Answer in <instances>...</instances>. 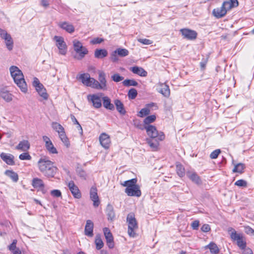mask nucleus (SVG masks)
<instances>
[{
    "mask_svg": "<svg viewBox=\"0 0 254 254\" xmlns=\"http://www.w3.org/2000/svg\"><path fill=\"white\" fill-rule=\"evenodd\" d=\"M38 166L40 172L48 178H53L55 175L57 168L53 163L46 158H41L38 162Z\"/></svg>",
    "mask_w": 254,
    "mask_h": 254,
    "instance_id": "nucleus-1",
    "label": "nucleus"
},
{
    "mask_svg": "<svg viewBox=\"0 0 254 254\" xmlns=\"http://www.w3.org/2000/svg\"><path fill=\"white\" fill-rule=\"evenodd\" d=\"M9 71L14 82L20 88L22 92H26L27 87L22 71L14 65L10 67Z\"/></svg>",
    "mask_w": 254,
    "mask_h": 254,
    "instance_id": "nucleus-2",
    "label": "nucleus"
},
{
    "mask_svg": "<svg viewBox=\"0 0 254 254\" xmlns=\"http://www.w3.org/2000/svg\"><path fill=\"white\" fill-rule=\"evenodd\" d=\"M136 183L137 179L134 178L121 183V185L126 187L125 192L128 196L139 197L141 195V192L140 187Z\"/></svg>",
    "mask_w": 254,
    "mask_h": 254,
    "instance_id": "nucleus-3",
    "label": "nucleus"
},
{
    "mask_svg": "<svg viewBox=\"0 0 254 254\" xmlns=\"http://www.w3.org/2000/svg\"><path fill=\"white\" fill-rule=\"evenodd\" d=\"M228 232L231 239L233 241H236L237 246L241 250L245 249L246 247V242L243 235L241 233H237L236 230L230 227L228 229Z\"/></svg>",
    "mask_w": 254,
    "mask_h": 254,
    "instance_id": "nucleus-4",
    "label": "nucleus"
},
{
    "mask_svg": "<svg viewBox=\"0 0 254 254\" xmlns=\"http://www.w3.org/2000/svg\"><path fill=\"white\" fill-rule=\"evenodd\" d=\"M141 129H145L147 135L151 138H157L158 140H163L165 136L162 131L158 132L156 127L152 125L145 126L143 127H139Z\"/></svg>",
    "mask_w": 254,
    "mask_h": 254,
    "instance_id": "nucleus-5",
    "label": "nucleus"
},
{
    "mask_svg": "<svg viewBox=\"0 0 254 254\" xmlns=\"http://www.w3.org/2000/svg\"><path fill=\"white\" fill-rule=\"evenodd\" d=\"M127 221L128 223V234L131 237L135 236V230L137 229V223L133 213H129L127 217Z\"/></svg>",
    "mask_w": 254,
    "mask_h": 254,
    "instance_id": "nucleus-6",
    "label": "nucleus"
},
{
    "mask_svg": "<svg viewBox=\"0 0 254 254\" xmlns=\"http://www.w3.org/2000/svg\"><path fill=\"white\" fill-rule=\"evenodd\" d=\"M52 127L54 130L58 132L59 137L64 144L66 147H68L69 145V142L68 139L65 134L63 127L61 124L57 122H53L52 123Z\"/></svg>",
    "mask_w": 254,
    "mask_h": 254,
    "instance_id": "nucleus-7",
    "label": "nucleus"
},
{
    "mask_svg": "<svg viewBox=\"0 0 254 254\" xmlns=\"http://www.w3.org/2000/svg\"><path fill=\"white\" fill-rule=\"evenodd\" d=\"M73 46L74 50L76 53L78 54L77 56L74 57L78 60L82 59L88 53L87 48L83 47L82 43L78 40H74L73 41Z\"/></svg>",
    "mask_w": 254,
    "mask_h": 254,
    "instance_id": "nucleus-8",
    "label": "nucleus"
},
{
    "mask_svg": "<svg viewBox=\"0 0 254 254\" xmlns=\"http://www.w3.org/2000/svg\"><path fill=\"white\" fill-rule=\"evenodd\" d=\"M53 40L56 42V45L59 50V54L65 55L67 53V47L64 38L62 36H55Z\"/></svg>",
    "mask_w": 254,
    "mask_h": 254,
    "instance_id": "nucleus-9",
    "label": "nucleus"
},
{
    "mask_svg": "<svg viewBox=\"0 0 254 254\" xmlns=\"http://www.w3.org/2000/svg\"><path fill=\"white\" fill-rule=\"evenodd\" d=\"M33 85L35 87L39 95L44 100H47L49 96L46 92V89L43 85L40 82L39 79L37 77L34 78Z\"/></svg>",
    "mask_w": 254,
    "mask_h": 254,
    "instance_id": "nucleus-10",
    "label": "nucleus"
},
{
    "mask_svg": "<svg viewBox=\"0 0 254 254\" xmlns=\"http://www.w3.org/2000/svg\"><path fill=\"white\" fill-rule=\"evenodd\" d=\"M103 95V93L97 94H90L87 96L88 101L91 102L93 106L96 109L100 108L102 106L101 97Z\"/></svg>",
    "mask_w": 254,
    "mask_h": 254,
    "instance_id": "nucleus-11",
    "label": "nucleus"
},
{
    "mask_svg": "<svg viewBox=\"0 0 254 254\" xmlns=\"http://www.w3.org/2000/svg\"><path fill=\"white\" fill-rule=\"evenodd\" d=\"M180 32L182 34L184 38L190 40H195L197 35V32L193 30H191L188 28L181 29Z\"/></svg>",
    "mask_w": 254,
    "mask_h": 254,
    "instance_id": "nucleus-12",
    "label": "nucleus"
},
{
    "mask_svg": "<svg viewBox=\"0 0 254 254\" xmlns=\"http://www.w3.org/2000/svg\"><path fill=\"white\" fill-rule=\"evenodd\" d=\"M153 108H154L155 110H156L158 108L156 103H151L146 104L145 107L139 111L138 116L140 117H143L149 115L150 113L151 110H152Z\"/></svg>",
    "mask_w": 254,
    "mask_h": 254,
    "instance_id": "nucleus-13",
    "label": "nucleus"
},
{
    "mask_svg": "<svg viewBox=\"0 0 254 254\" xmlns=\"http://www.w3.org/2000/svg\"><path fill=\"white\" fill-rule=\"evenodd\" d=\"M67 185L74 197L80 198L81 197L80 191L78 187L75 185L73 181H70L68 183Z\"/></svg>",
    "mask_w": 254,
    "mask_h": 254,
    "instance_id": "nucleus-14",
    "label": "nucleus"
},
{
    "mask_svg": "<svg viewBox=\"0 0 254 254\" xmlns=\"http://www.w3.org/2000/svg\"><path fill=\"white\" fill-rule=\"evenodd\" d=\"M103 231L106 240L107 246L110 249L113 248L114 247L113 237L110 230L108 228H104Z\"/></svg>",
    "mask_w": 254,
    "mask_h": 254,
    "instance_id": "nucleus-15",
    "label": "nucleus"
},
{
    "mask_svg": "<svg viewBox=\"0 0 254 254\" xmlns=\"http://www.w3.org/2000/svg\"><path fill=\"white\" fill-rule=\"evenodd\" d=\"M90 197L93 201V206L98 207L100 204L99 197L97 194V190L96 187H92L90 190Z\"/></svg>",
    "mask_w": 254,
    "mask_h": 254,
    "instance_id": "nucleus-16",
    "label": "nucleus"
},
{
    "mask_svg": "<svg viewBox=\"0 0 254 254\" xmlns=\"http://www.w3.org/2000/svg\"><path fill=\"white\" fill-rule=\"evenodd\" d=\"M98 81L101 85L102 90H106L107 89V80L106 79V74L103 71H99L98 72Z\"/></svg>",
    "mask_w": 254,
    "mask_h": 254,
    "instance_id": "nucleus-17",
    "label": "nucleus"
},
{
    "mask_svg": "<svg viewBox=\"0 0 254 254\" xmlns=\"http://www.w3.org/2000/svg\"><path fill=\"white\" fill-rule=\"evenodd\" d=\"M99 140L100 144L104 148L107 149L109 147L110 139L108 134L105 133H102L99 137Z\"/></svg>",
    "mask_w": 254,
    "mask_h": 254,
    "instance_id": "nucleus-18",
    "label": "nucleus"
},
{
    "mask_svg": "<svg viewBox=\"0 0 254 254\" xmlns=\"http://www.w3.org/2000/svg\"><path fill=\"white\" fill-rule=\"evenodd\" d=\"M227 13V10L222 5L221 7H217L214 8L212 11L213 15L217 18H220L224 16Z\"/></svg>",
    "mask_w": 254,
    "mask_h": 254,
    "instance_id": "nucleus-19",
    "label": "nucleus"
},
{
    "mask_svg": "<svg viewBox=\"0 0 254 254\" xmlns=\"http://www.w3.org/2000/svg\"><path fill=\"white\" fill-rule=\"evenodd\" d=\"M157 91L164 96L168 97L170 95V90L169 86L165 83H161L157 88Z\"/></svg>",
    "mask_w": 254,
    "mask_h": 254,
    "instance_id": "nucleus-20",
    "label": "nucleus"
},
{
    "mask_svg": "<svg viewBox=\"0 0 254 254\" xmlns=\"http://www.w3.org/2000/svg\"><path fill=\"white\" fill-rule=\"evenodd\" d=\"M93 223L90 220H88L86 221L85 227V235L91 237L93 236Z\"/></svg>",
    "mask_w": 254,
    "mask_h": 254,
    "instance_id": "nucleus-21",
    "label": "nucleus"
},
{
    "mask_svg": "<svg viewBox=\"0 0 254 254\" xmlns=\"http://www.w3.org/2000/svg\"><path fill=\"white\" fill-rule=\"evenodd\" d=\"M129 70L133 73L137 74L140 76L145 77L147 75V72L142 67L137 66L130 67Z\"/></svg>",
    "mask_w": 254,
    "mask_h": 254,
    "instance_id": "nucleus-22",
    "label": "nucleus"
},
{
    "mask_svg": "<svg viewBox=\"0 0 254 254\" xmlns=\"http://www.w3.org/2000/svg\"><path fill=\"white\" fill-rule=\"evenodd\" d=\"M2 160L9 165H13L14 164L13 159L14 156L11 154H7L5 153H1L0 155Z\"/></svg>",
    "mask_w": 254,
    "mask_h": 254,
    "instance_id": "nucleus-23",
    "label": "nucleus"
},
{
    "mask_svg": "<svg viewBox=\"0 0 254 254\" xmlns=\"http://www.w3.org/2000/svg\"><path fill=\"white\" fill-rule=\"evenodd\" d=\"M30 144L27 140H23L20 141L18 144L15 147L17 150H20L23 151H26L30 148Z\"/></svg>",
    "mask_w": 254,
    "mask_h": 254,
    "instance_id": "nucleus-24",
    "label": "nucleus"
},
{
    "mask_svg": "<svg viewBox=\"0 0 254 254\" xmlns=\"http://www.w3.org/2000/svg\"><path fill=\"white\" fill-rule=\"evenodd\" d=\"M58 25L63 29L65 30L66 31L69 33H71L74 31V26L67 22H60L58 24Z\"/></svg>",
    "mask_w": 254,
    "mask_h": 254,
    "instance_id": "nucleus-25",
    "label": "nucleus"
},
{
    "mask_svg": "<svg viewBox=\"0 0 254 254\" xmlns=\"http://www.w3.org/2000/svg\"><path fill=\"white\" fill-rule=\"evenodd\" d=\"M103 104L105 108L110 110H114L115 107L114 104L111 103V99L107 96H104L102 98Z\"/></svg>",
    "mask_w": 254,
    "mask_h": 254,
    "instance_id": "nucleus-26",
    "label": "nucleus"
},
{
    "mask_svg": "<svg viewBox=\"0 0 254 254\" xmlns=\"http://www.w3.org/2000/svg\"><path fill=\"white\" fill-rule=\"evenodd\" d=\"M106 213L108 216V220H113L115 217V213L114 208L112 205L108 204L106 209Z\"/></svg>",
    "mask_w": 254,
    "mask_h": 254,
    "instance_id": "nucleus-27",
    "label": "nucleus"
},
{
    "mask_svg": "<svg viewBox=\"0 0 254 254\" xmlns=\"http://www.w3.org/2000/svg\"><path fill=\"white\" fill-rule=\"evenodd\" d=\"M187 176L192 182L196 184H201V180L197 174L195 172H187Z\"/></svg>",
    "mask_w": 254,
    "mask_h": 254,
    "instance_id": "nucleus-28",
    "label": "nucleus"
},
{
    "mask_svg": "<svg viewBox=\"0 0 254 254\" xmlns=\"http://www.w3.org/2000/svg\"><path fill=\"white\" fill-rule=\"evenodd\" d=\"M78 79L81 80L82 83L85 85L88 86V85H90V82L91 81V77H90V75L88 73H83L81 74Z\"/></svg>",
    "mask_w": 254,
    "mask_h": 254,
    "instance_id": "nucleus-29",
    "label": "nucleus"
},
{
    "mask_svg": "<svg viewBox=\"0 0 254 254\" xmlns=\"http://www.w3.org/2000/svg\"><path fill=\"white\" fill-rule=\"evenodd\" d=\"M114 103L117 111L120 113V114L123 115H125L126 111L122 102L120 100L116 99L115 100Z\"/></svg>",
    "mask_w": 254,
    "mask_h": 254,
    "instance_id": "nucleus-30",
    "label": "nucleus"
},
{
    "mask_svg": "<svg viewBox=\"0 0 254 254\" xmlns=\"http://www.w3.org/2000/svg\"><path fill=\"white\" fill-rule=\"evenodd\" d=\"M147 142L153 151L157 150L159 146V141L157 138L147 139Z\"/></svg>",
    "mask_w": 254,
    "mask_h": 254,
    "instance_id": "nucleus-31",
    "label": "nucleus"
},
{
    "mask_svg": "<svg viewBox=\"0 0 254 254\" xmlns=\"http://www.w3.org/2000/svg\"><path fill=\"white\" fill-rule=\"evenodd\" d=\"M32 185L34 188L41 189V190L44 187V184L43 181L38 178H34L32 180Z\"/></svg>",
    "mask_w": 254,
    "mask_h": 254,
    "instance_id": "nucleus-32",
    "label": "nucleus"
},
{
    "mask_svg": "<svg viewBox=\"0 0 254 254\" xmlns=\"http://www.w3.org/2000/svg\"><path fill=\"white\" fill-rule=\"evenodd\" d=\"M0 96L6 102H10L12 100V95L6 90H0Z\"/></svg>",
    "mask_w": 254,
    "mask_h": 254,
    "instance_id": "nucleus-33",
    "label": "nucleus"
},
{
    "mask_svg": "<svg viewBox=\"0 0 254 254\" xmlns=\"http://www.w3.org/2000/svg\"><path fill=\"white\" fill-rule=\"evenodd\" d=\"M108 55V52L105 49H96L95 51L94 56L96 58L102 59Z\"/></svg>",
    "mask_w": 254,
    "mask_h": 254,
    "instance_id": "nucleus-34",
    "label": "nucleus"
},
{
    "mask_svg": "<svg viewBox=\"0 0 254 254\" xmlns=\"http://www.w3.org/2000/svg\"><path fill=\"white\" fill-rule=\"evenodd\" d=\"M4 174L10 178L13 182L16 183L18 180V176L17 174L12 170H6Z\"/></svg>",
    "mask_w": 254,
    "mask_h": 254,
    "instance_id": "nucleus-35",
    "label": "nucleus"
},
{
    "mask_svg": "<svg viewBox=\"0 0 254 254\" xmlns=\"http://www.w3.org/2000/svg\"><path fill=\"white\" fill-rule=\"evenodd\" d=\"M206 248H208L211 253L217 254L219 253V249H218L216 244L214 243H210L209 245L206 246Z\"/></svg>",
    "mask_w": 254,
    "mask_h": 254,
    "instance_id": "nucleus-36",
    "label": "nucleus"
},
{
    "mask_svg": "<svg viewBox=\"0 0 254 254\" xmlns=\"http://www.w3.org/2000/svg\"><path fill=\"white\" fill-rule=\"evenodd\" d=\"M176 172L180 177H183L185 175V168L181 164H178L176 165Z\"/></svg>",
    "mask_w": 254,
    "mask_h": 254,
    "instance_id": "nucleus-37",
    "label": "nucleus"
},
{
    "mask_svg": "<svg viewBox=\"0 0 254 254\" xmlns=\"http://www.w3.org/2000/svg\"><path fill=\"white\" fill-rule=\"evenodd\" d=\"M89 84H90V85H88L89 87L97 90H102L99 82L94 78H91Z\"/></svg>",
    "mask_w": 254,
    "mask_h": 254,
    "instance_id": "nucleus-38",
    "label": "nucleus"
},
{
    "mask_svg": "<svg viewBox=\"0 0 254 254\" xmlns=\"http://www.w3.org/2000/svg\"><path fill=\"white\" fill-rule=\"evenodd\" d=\"M45 147L47 150L51 153L56 154L58 153L56 148L54 147L52 141L49 142L48 143L46 144Z\"/></svg>",
    "mask_w": 254,
    "mask_h": 254,
    "instance_id": "nucleus-39",
    "label": "nucleus"
},
{
    "mask_svg": "<svg viewBox=\"0 0 254 254\" xmlns=\"http://www.w3.org/2000/svg\"><path fill=\"white\" fill-rule=\"evenodd\" d=\"M245 168V164L243 163H238L235 165V167L233 170V172H238L239 173H242L243 170Z\"/></svg>",
    "mask_w": 254,
    "mask_h": 254,
    "instance_id": "nucleus-40",
    "label": "nucleus"
},
{
    "mask_svg": "<svg viewBox=\"0 0 254 254\" xmlns=\"http://www.w3.org/2000/svg\"><path fill=\"white\" fill-rule=\"evenodd\" d=\"M115 51H116L118 55L121 57L127 56L129 54L128 51L126 49L118 48Z\"/></svg>",
    "mask_w": 254,
    "mask_h": 254,
    "instance_id": "nucleus-41",
    "label": "nucleus"
},
{
    "mask_svg": "<svg viewBox=\"0 0 254 254\" xmlns=\"http://www.w3.org/2000/svg\"><path fill=\"white\" fill-rule=\"evenodd\" d=\"M123 84L125 86H136L138 83L134 79H126L123 82Z\"/></svg>",
    "mask_w": 254,
    "mask_h": 254,
    "instance_id": "nucleus-42",
    "label": "nucleus"
},
{
    "mask_svg": "<svg viewBox=\"0 0 254 254\" xmlns=\"http://www.w3.org/2000/svg\"><path fill=\"white\" fill-rule=\"evenodd\" d=\"M95 243L97 250H100L103 248L104 244L99 235H96Z\"/></svg>",
    "mask_w": 254,
    "mask_h": 254,
    "instance_id": "nucleus-43",
    "label": "nucleus"
},
{
    "mask_svg": "<svg viewBox=\"0 0 254 254\" xmlns=\"http://www.w3.org/2000/svg\"><path fill=\"white\" fill-rule=\"evenodd\" d=\"M156 118L155 115H154L147 116L144 119L143 123L146 126L150 125V124L155 121Z\"/></svg>",
    "mask_w": 254,
    "mask_h": 254,
    "instance_id": "nucleus-44",
    "label": "nucleus"
},
{
    "mask_svg": "<svg viewBox=\"0 0 254 254\" xmlns=\"http://www.w3.org/2000/svg\"><path fill=\"white\" fill-rule=\"evenodd\" d=\"M137 95V90L134 88H131L128 92V97L129 99H134Z\"/></svg>",
    "mask_w": 254,
    "mask_h": 254,
    "instance_id": "nucleus-45",
    "label": "nucleus"
},
{
    "mask_svg": "<svg viewBox=\"0 0 254 254\" xmlns=\"http://www.w3.org/2000/svg\"><path fill=\"white\" fill-rule=\"evenodd\" d=\"M5 44L7 48L9 50H11L13 48V41L11 36L7 38L5 40Z\"/></svg>",
    "mask_w": 254,
    "mask_h": 254,
    "instance_id": "nucleus-46",
    "label": "nucleus"
},
{
    "mask_svg": "<svg viewBox=\"0 0 254 254\" xmlns=\"http://www.w3.org/2000/svg\"><path fill=\"white\" fill-rule=\"evenodd\" d=\"M19 158L21 160H30L32 157L28 153L25 152L21 154L19 156Z\"/></svg>",
    "mask_w": 254,
    "mask_h": 254,
    "instance_id": "nucleus-47",
    "label": "nucleus"
},
{
    "mask_svg": "<svg viewBox=\"0 0 254 254\" xmlns=\"http://www.w3.org/2000/svg\"><path fill=\"white\" fill-rule=\"evenodd\" d=\"M112 80L116 82H120L124 79V77L120 75L118 73L113 75L111 77Z\"/></svg>",
    "mask_w": 254,
    "mask_h": 254,
    "instance_id": "nucleus-48",
    "label": "nucleus"
},
{
    "mask_svg": "<svg viewBox=\"0 0 254 254\" xmlns=\"http://www.w3.org/2000/svg\"><path fill=\"white\" fill-rule=\"evenodd\" d=\"M235 185L241 187H246L247 183L244 180H239L235 183Z\"/></svg>",
    "mask_w": 254,
    "mask_h": 254,
    "instance_id": "nucleus-49",
    "label": "nucleus"
},
{
    "mask_svg": "<svg viewBox=\"0 0 254 254\" xmlns=\"http://www.w3.org/2000/svg\"><path fill=\"white\" fill-rule=\"evenodd\" d=\"M0 36L2 39L5 40L11 36L5 30L0 28Z\"/></svg>",
    "mask_w": 254,
    "mask_h": 254,
    "instance_id": "nucleus-50",
    "label": "nucleus"
},
{
    "mask_svg": "<svg viewBox=\"0 0 254 254\" xmlns=\"http://www.w3.org/2000/svg\"><path fill=\"white\" fill-rule=\"evenodd\" d=\"M221 151L220 149H216L213 151L210 155V157L211 159H216L218 157L219 154L220 153Z\"/></svg>",
    "mask_w": 254,
    "mask_h": 254,
    "instance_id": "nucleus-51",
    "label": "nucleus"
},
{
    "mask_svg": "<svg viewBox=\"0 0 254 254\" xmlns=\"http://www.w3.org/2000/svg\"><path fill=\"white\" fill-rule=\"evenodd\" d=\"M51 194L54 197H61L62 196V193L60 190H54L51 191Z\"/></svg>",
    "mask_w": 254,
    "mask_h": 254,
    "instance_id": "nucleus-52",
    "label": "nucleus"
},
{
    "mask_svg": "<svg viewBox=\"0 0 254 254\" xmlns=\"http://www.w3.org/2000/svg\"><path fill=\"white\" fill-rule=\"evenodd\" d=\"M137 41L140 42V43H142L144 45H150L152 43V42L149 40V39H141V38H139V39H137Z\"/></svg>",
    "mask_w": 254,
    "mask_h": 254,
    "instance_id": "nucleus-53",
    "label": "nucleus"
},
{
    "mask_svg": "<svg viewBox=\"0 0 254 254\" xmlns=\"http://www.w3.org/2000/svg\"><path fill=\"white\" fill-rule=\"evenodd\" d=\"M222 5L225 8L227 11L233 8L228 0L224 1Z\"/></svg>",
    "mask_w": 254,
    "mask_h": 254,
    "instance_id": "nucleus-54",
    "label": "nucleus"
},
{
    "mask_svg": "<svg viewBox=\"0 0 254 254\" xmlns=\"http://www.w3.org/2000/svg\"><path fill=\"white\" fill-rule=\"evenodd\" d=\"M104 41V39L103 38H94L93 39H92L91 41H90V43L92 44H100L101 43H102V42Z\"/></svg>",
    "mask_w": 254,
    "mask_h": 254,
    "instance_id": "nucleus-55",
    "label": "nucleus"
},
{
    "mask_svg": "<svg viewBox=\"0 0 254 254\" xmlns=\"http://www.w3.org/2000/svg\"><path fill=\"white\" fill-rule=\"evenodd\" d=\"M118 54L116 51L113 52L111 55V59L113 62H117L118 61L119 59L117 56Z\"/></svg>",
    "mask_w": 254,
    "mask_h": 254,
    "instance_id": "nucleus-56",
    "label": "nucleus"
},
{
    "mask_svg": "<svg viewBox=\"0 0 254 254\" xmlns=\"http://www.w3.org/2000/svg\"><path fill=\"white\" fill-rule=\"evenodd\" d=\"M208 61V58H203L200 63V65L201 67V69L203 70L205 69L206 64Z\"/></svg>",
    "mask_w": 254,
    "mask_h": 254,
    "instance_id": "nucleus-57",
    "label": "nucleus"
},
{
    "mask_svg": "<svg viewBox=\"0 0 254 254\" xmlns=\"http://www.w3.org/2000/svg\"><path fill=\"white\" fill-rule=\"evenodd\" d=\"M16 243H17V240H14L12 242V243L8 246L9 250L10 251H13V250L15 249L16 248Z\"/></svg>",
    "mask_w": 254,
    "mask_h": 254,
    "instance_id": "nucleus-58",
    "label": "nucleus"
},
{
    "mask_svg": "<svg viewBox=\"0 0 254 254\" xmlns=\"http://www.w3.org/2000/svg\"><path fill=\"white\" fill-rule=\"evenodd\" d=\"M232 6L233 7H236L239 5V2L238 0H228Z\"/></svg>",
    "mask_w": 254,
    "mask_h": 254,
    "instance_id": "nucleus-59",
    "label": "nucleus"
},
{
    "mask_svg": "<svg viewBox=\"0 0 254 254\" xmlns=\"http://www.w3.org/2000/svg\"><path fill=\"white\" fill-rule=\"evenodd\" d=\"M245 232L248 234L254 235V230H253L249 226L246 227L245 228Z\"/></svg>",
    "mask_w": 254,
    "mask_h": 254,
    "instance_id": "nucleus-60",
    "label": "nucleus"
},
{
    "mask_svg": "<svg viewBox=\"0 0 254 254\" xmlns=\"http://www.w3.org/2000/svg\"><path fill=\"white\" fill-rule=\"evenodd\" d=\"M201 229L204 232H207L210 230V227L208 224H204Z\"/></svg>",
    "mask_w": 254,
    "mask_h": 254,
    "instance_id": "nucleus-61",
    "label": "nucleus"
},
{
    "mask_svg": "<svg viewBox=\"0 0 254 254\" xmlns=\"http://www.w3.org/2000/svg\"><path fill=\"white\" fill-rule=\"evenodd\" d=\"M78 175L80 177H81L84 179H86V173L85 172V171H84L83 170H82L81 169L79 170L78 171Z\"/></svg>",
    "mask_w": 254,
    "mask_h": 254,
    "instance_id": "nucleus-62",
    "label": "nucleus"
},
{
    "mask_svg": "<svg viewBox=\"0 0 254 254\" xmlns=\"http://www.w3.org/2000/svg\"><path fill=\"white\" fill-rule=\"evenodd\" d=\"M191 225L193 229L196 230L199 226V221L197 220L194 221L192 222Z\"/></svg>",
    "mask_w": 254,
    "mask_h": 254,
    "instance_id": "nucleus-63",
    "label": "nucleus"
},
{
    "mask_svg": "<svg viewBox=\"0 0 254 254\" xmlns=\"http://www.w3.org/2000/svg\"><path fill=\"white\" fill-rule=\"evenodd\" d=\"M243 254H253L252 250L250 248H245V249H243Z\"/></svg>",
    "mask_w": 254,
    "mask_h": 254,
    "instance_id": "nucleus-64",
    "label": "nucleus"
}]
</instances>
